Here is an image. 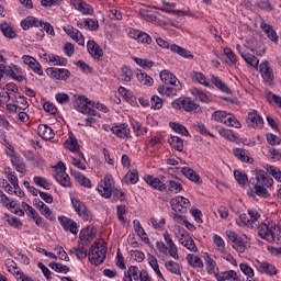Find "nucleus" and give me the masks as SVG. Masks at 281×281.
I'll use <instances>...</instances> for the list:
<instances>
[{
  "mask_svg": "<svg viewBox=\"0 0 281 281\" xmlns=\"http://www.w3.org/2000/svg\"><path fill=\"white\" fill-rule=\"evenodd\" d=\"M258 236L268 243L281 245V229L276 222L266 220L258 226Z\"/></svg>",
  "mask_w": 281,
  "mask_h": 281,
  "instance_id": "1",
  "label": "nucleus"
},
{
  "mask_svg": "<svg viewBox=\"0 0 281 281\" xmlns=\"http://www.w3.org/2000/svg\"><path fill=\"white\" fill-rule=\"evenodd\" d=\"M252 186L257 196L269 199V191L267 188L273 186V178L267 176V171L262 169H255V180L252 181Z\"/></svg>",
  "mask_w": 281,
  "mask_h": 281,
  "instance_id": "2",
  "label": "nucleus"
},
{
  "mask_svg": "<svg viewBox=\"0 0 281 281\" xmlns=\"http://www.w3.org/2000/svg\"><path fill=\"white\" fill-rule=\"evenodd\" d=\"M106 243L104 240H95L90 247L88 254L89 262H91V265H94V267H99V265H102L106 259Z\"/></svg>",
  "mask_w": 281,
  "mask_h": 281,
  "instance_id": "3",
  "label": "nucleus"
},
{
  "mask_svg": "<svg viewBox=\"0 0 281 281\" xmlns=\"http://www.w3.org/2000/svg\"><path fill=\"white\" fill-rule=\"evenodd\" d=\"M173 234L176 238H178L180 245H182V247H186L188 251H192L193 254H196L199 251L194 239L190 236L186 228H181V226L176 225L173 227Z\"/></svg>",
  "mask_w": 281,
  "mask_h": 281,
  "instance_id": "4",
  "label": "nucleus"
},
{
  "mask_svg": "<svg viewBox=\"0 0 281 281\" xmlns=\"http://www.w3.org/2000/svg\"><path fill=\"white\" fill-rule=\"evenodd\" d=\"M212 117L215 122H220L221 124H225V126H231V128H241L243 125L240 121L234 116L232 113H227L226 111L217 110L212 114Z\"/></svg>",
  "mask_w": 281,
  "mask_h": 281,
  "instance_id": "5",
  "label": "nucleus"
},
{
  "mask_svg": "<svg viewBox=\"0 0 281 281\" xmlns=\"http://www.w3.org/2000/svg\"><path fill=\"white\" fill-rule=\"evenodd\" d=\"M75 109L82 113L83 115H92L95 117L98 115V111L89 108V104H92L91 101L85 95H75Z\"/></svg>",
  "mask_w": 281,
  "mask_h": 281,
  "instance_id": "6",
  "label": "nucleus"
},
{
  "mask_svg": "<svg viewBox=\"0 0 281 281\" xmlns=\"http://www.w3.org/2000/svg\"><path fill=\"white\" fill-rule=\"evenodd\" d=\"M171 106L177 110H183L188 113L192 111H199V103L192 101V99L188 97H181L172 101Z\"/></svg>",
  "mask_w": 281,
  "mask_h": 281,
  "instance_id": "7",
  "label": "nucleus"
},
{
  "mask_svg": "<svg viewBox=\"0 0 281 281\" xmlns=\"http://www.w3.org/2000/svg\"><path fill=\"white\" fill-rule=\"evenodd\" d=\"M55 179L57 183L61 184L64 188H71V179L67 175V167L65 162L59 161L55 167Z\"/></svg>",
  "mask_w": 281,
  "mask_h": 281,
  "instance_id": "8",
  "label": "nucleus"
},
{
  "mask_svg": "<svg viewBox=\"0 0 281 281\" xmlns=\"http://www.w3.org/2000/svg\"><path fill=\"white\" fill-rule=\"evenodd\" d=\"M113 176L108 175L105 176L99 187H98V192L103 196V199H111V194H113V190L115 187H113Z\"/></svg>",
  "mask_w": 281,
  "mask_h": 281,
  "instance_id": "9",
  "label": "nucleus"
},
{
  "mask_svg": "<svg viewBox=\"0 0 281 281\" xmlns=\"http://www.w3.org/2000/svg\"><path fill=\"white\" fill-rule=\"evenodd\" d=\"M71 203L75 211L80 216V218H82V221L89 222L93 218V215H91V212L87 210V206L85 205V203H82V201L77 198H72Z\"/></svg>",
  "mask_w": 281,
  "mask_h": 281,
  "instance_id": "10",
  "label": "nucleus"
},
{
  "mask_svg": "<svg viewBox=\"0 0 281 281\" xmlns=\"http://www.w3.org/2000/svg\"><path fill=\"white\" fill-rule=\"evenodd\" d=\"M47 76L52 78L53 80H69L71 78V71L67 68H55L50 67L46 69Z\"/></svg>",
  "mask_w": 281,
  "mask_h": 281,
  "instance_id": "11",
  "label": "nucleus"
},
{
  "mask_svg": "<svg viewBox=\"0 0 281 281\" xmlns=\"http://www.w3.org/2000/svg\"><path fill=\"white\" fill-rule=\"evenodd\" d=\"M227 238L233 241V249L238 251V254H245V239L238 236L234 231H226Z\"/></svg>",
  "mask_w": 281,
  "mask_h": 281,
  "instance_id": "12",
  "label": "nucleus"
},
{
  "mask_svg": "<svg viewBox=\"0 0 281 281\" xmlns=\"http://www.w3.org/2000/svg\"><path fill=\"white\" fill-rule=\"evenodd\" d=\"M170 205L177 214V212H183V210H188V207H190V200L184 196L178 195L170 200Z\"/></svg>",
  "mask_w": 281,
  "mask_h": 281,
  "instance_id": "13",
  "label": "nucleus"
},
{
  "mask_svg": "<svg viewBox=\"0 0 281 281\" xmlns=\"http://www.w3.org/2000/svg\"><path fill=\"white\" fill-rule=\"evenodd\" d=\"M111 133L119 137L120 139H128L131 137V128L128 124L122 123L120 125H115L111 127Z\"/></svg>",
  "mask_w": 281,
  "mask_h": 281,
  "instance_id": "14",
  "label": "nucleus"
},
{
  "mask_svg": "<svg viewBox=\"0 0 281 281\" xmlns=\"http://www.w3.org/2000/svg\"><path fill=\"white\" fill-rule=\"evenodd\" d=\"M170 86L171 87H165L164 85L158 86V93H160V95H166L167 98H175V95L181 91V83Z\"/></svg>",
  "mask_w": 281,
  "mask_h": 281,
  "instance_id": "15",
  "label": "nucleus"
},
{
  "mask_svg": "<svg viewBox=\"0 0 281 281\" xmlns=\"http://www.w3.org/2000/svg\"><path fill=\"white\" fill-rule=\"evenodd\" d=\"M58 221L65 232H70V234H74L75 236L78 235V224L74 222V220L66 216H59Z\"/></svg>",
  "mask_w": 281,
  "mask_h": 281,
  "instance_id": "16",
  "label": "nucleus"
},
{
  "mask_svg": "<svg viewBox=\"0 0 281 281\" xmlns=\"http://www.w3.org/2000/svg\"><path fill=\"white\" fill-rule=\"evenodd\" d=\"M259 71L265 82H271L274 80L273 68H271V64H269L268 60H265L259 65Z\"/></svg>",
  "mask_w": 281,
  "mask_h": 281,
  "instance_id": "17",
  "label": "nucleus"
},
{
  "mask_svg": "<svg viewBox=\"0 0 281 281\" xmlns=\"http://www.w3.org/2000/svg\"><path fill=\"white\" fill-rule=\"evenodd\" d=\"M64 32H66V34L70 36L72 41L78 43V45H85V35H82V33L78 31V29L71 25H67V26H64Z\"/></svg>",
  "mask_w": 281,
  "mask_h": 281,
  "instance_id": "18",
  "label": "nucleus"
},
{
  "mask_svg": "<svg viewBox=\"0 0 281 281\" xmlns=\"http://www.w3.org/2000/svg\"><path fill=\"white\" fill-rule=\"evenodd\" d=\"M246 124L250 128H262V124H265V121L261 119L258 112L254 111L248 113Z\"/></svg>",
  "mask_w": 281,
  "mask_h": 281,
  "instance_id": "19",
  "label": "nucleus"
},
{
  "mask_svg": "<svg viewBox=\"0 0 281 281\" xmlns=\"http://www.w3.org/2000/svg\"><path fill=\"white\" fill-rule=\"evenodd\" d=\"M87 49H88V53L90 54V56L92 58H94V60H100V58H102V56H104V52L102 50L100 45H98V43H95V41H88Z\"/></svg>",
  "mask_w": 281,
  "mask_h": 281,
  "instance_id": "20",
  "label": "nucleus"
},
{
  "mask_svg": "<svg viewBox=\"0 0 281 281\" xmlns=\"http://www.w3.org/2000/svg\"><path fill=\"white\" fill-rule=\"evenodd\" d=\"M71 5L85 15L93 14V7L82 0H70Z\"/></svg>",
  "mask_w": 281,
  "mask_h": 281,
  "instance_id": "21",
  "label": "nucleus"
},
{
  "mask_svg": "<svg viewBox=\"0 0 281 281\" xmlns=\"http://www.w3.org/2000/svg\"><path fill=\"white\" fill-rule=\"evenodd\" d=\"M145 181L148 186L154 188V190H158L159 192H166L168 187L159 178H155L153 176H145Z\"/></svg>",
  "mask_w": 281,
  "mask_h": 281,
  "instance_id": "22",
  "label": "nucleus"
},
{
  "mask_svg": "<svg viewBox=\"0 0 281 281\" xmlns=\"http://www.w3.org/2000/svg\"><path fill=\"white\" fill-rule=\"evenodd\" d=\"M204 262L206 267V271L210 276H218V265H216V261L210 257V255L204 256Z\"/></svg>",
  "mask_w": 281,
  "mask_h": 281,
  "instance_id": "23",
  "label": "nucleus"
},
{
  "mask_svg": "<svg viewBox=\"0 0 281 281\" xmlns=\"http://www.w3.org/2000/svg\"><path fill=\"white\" fill-rule=\"evenodd\" d=\"M79 238H80L82 245H87L88 243L93 240V238H95V233L93 232V227L88 226V227L81 229L79 233Z\"/></svg>",
  "mask_w": 281,
  "mask_h": 281,
  "instance_id": "24",
  "label": "nucleus"
},
{
  "mask_svg": "<svg viewBox=\"0 0 281 281\" xmlns=\"http://www.w3.org/2000/svg\"><path fill=\"white\" fill-rule=\"evenodd\" d=\"M43 59L47 63H53V65H58L59 67H67V58L60 57L54 54H44Z\"/></svg>",
  "mask_w": 281,
  "mask_h": 281,
  "instance_id": "25",
  "label": "nucleus"
},
{
  "mask_svg": "<svg viewBox=\"0 0 281 281\" xmlns=\"http://www.w3.org/2000/svg\"><path fill=\"white\" fill-rule=\"evenodd\" d=\"M160 80L164 85H181V81L172 72L162 70L160 72Z\"/></svg>",
  "mask_w": 281,
  "mask_h": 281,
  "instance_id": "26",
  "label": "nucleus"
},
{
  "mask_svg": "<svg viewBox=\"0 0 281 281\" xmlns=\"http://www.w3.org/2000/svg\"><path fill=\"white\" fill-rule=\"evenodd\" d=\"M181 173L183 175V177L189 179V181H192L193 183H201V177L199 176V173H196V171H194V169L190 167H182Z\"/></svg>",
  "mask_w": 281,
  "mask_h": 281,
  "instance_id": "27",
  "label": "nucleus"
},
{
  "mask_svg": "<svg viewBox=\"0 0 281 281\" xmlns=\"http://www.w3.org/2000/svg\"><path fill=\"white\" fill-rule=\"evenodd\" d=\"M215 278L218 281H240L238 273L234 270L220 272Z\"/></svg>",
  "mask_w": 281,
  "mask_h": 281,
  "instance_id": "28",
  "label": "nucleus"
},
{
  "mask_svg": "<svg viewBox=\"0 0 281 281\" xmlns=\"http://www.w3.org/2000/svg\"><path fill=\"white\" fill-rule=\"evenodd\" d=\"M65 148L70 150V153H78L80 150V146L78 145V139L74 135V133H69L68 139L64 143Z\"/></svg>",
  "mask_w": 281,
  "mask_h": 281,
  "instance_id": "29",
  "label": "nucleus"
},
{
  "mask_svg": "<svg viewBox=\"0 0 281 281\" xmlns=\"http://www.w3.org/2000/svg\"><path fill=\"white\" fill-rule=\"evenodd\" d=\"M165 268L167 271H169V273H172L173 276H181V273H183V267L172 260H167L165 262Z\"/></svg>",
  "mask_w": 281,
  "mask_h": 281,
  "instance_id": "30",
  "label": "nucleus"
},
{
  "mask_svg": "<svg viewBox=\"0 0 281 281\" xmlns=\"http://www.w3.org/2000/svg\"><path fill=\"white\" fill-rule=\"evenodd\" d=\"M132 37L135 38V41H138V43H143L144 45H150V43H153V37L143 31H134L132 33Z\"/></svg>",
  "mask_w": 281,
  "mask_h": 281,
  "instance_id": "31",
  "label": "nucleus"
},
{
  "mask_svg": "<svg viewBox=\"0 0 281 281\" xmlns=\"http://www.w3.org/2000/svg\"><path fill=\"white\" fill-rule=\"evenodd\" d=\"M258 270L261 273H267L268 276H276L278 273L276 266L267 261H258Z\"/></svg>",
  "mask_w": 281,
  "mask_h": 281,
  "instance_id": "32",
  "label": "nucleus"
},
{
  "mask_svg": "<svg viewBox=\"0 0 281 281\" xmlns=\"http://www.w3.org/2000/svg\"><path fill=\"white\" fill-rule=\"evenodd\" d=\"M37 133L43 139H54V130L47 124H42L37 127Z\"/></svg>",
  "mask_w": 281,
  "mask_h": 281,
  "instance_id": "33",
  "label": "nucleus"
},
{
  "mask_svg": "<svg viewBox=\"0 0 281 281\" xmlns=\"http://www.w3.org/2000/svg\"><path fill=\"white\" fill-rule=\"evenodd\" d=\"M8 76H10V78L16 82H23L25 79V77H23V70L16 65L12 66L10 70H8Z\"/></svg>",
  "mask_w": 281,
  "mask_h": 281,
  "instance_id": "34",
  "label": "nucleus"
},
{
  "mask_svg": "<svg viewBox=\"0 0 281 281\" xmlns=\"http://www.w3.org/2000/svg\"><path fill=\"white\" fill-rule=\"evenodd\" d=\"M11 164L15 168L16 172H21V175H25V172H27V167L25 166V162L19 159L18 156H11Z\"/></svg>",
  "mask_w": 281,
  "mask_h": 281,
  "instance_id": "35",
  "label": "nucleus"
},
{
  "mask_svg": "<svg viewBox=\"0 0 281 281\" xmlns=\"http://www.w3.org/2000/svg\"><path fill=\"white\" fill-rule=\"evenodd\" d=\"M187 262L193 269H203V260H201V257L195 256L194 254L187 255Z\"/></svg>",
  "mask_w": 281,
  "mask_h": 281,
  "instance_id": "36",
  "label": "nucleus"
},
{
  "mask_svg": "<svg viewBox=\"0 0 281 281\" xmlns=\"http://www.w3.org/2000/svg\"><path fill=\"white\" fill-rule=\"evenodd\" d=\"M173 221L178 225L182 224L183 226H186L189 232H194L196 229V226H194V224L190 223L188 220H186L184 216H181L178 213L173 214Z\"/></svg>",
  "mask_w": 281,
  "mask_h": 281,
  "instance_id": "37",
  "label": "nucleus"
},
{
  "mask_svg": "<svg viewBox=\"0 0 281 281\" xmlns=\"http://www.w3.org/2000/svg\"><path fill=\"white\" fill-rule=\"evenodd\" d=\"M261 30L265 32L266 36H268V38L272 41V43H278V33H276L271 25L262 22Z\"/></svg>",
  "mask_w": 281,
  "mask_h": 281,
  "instance_id": "38",
  "label": "nucleus"
},
{
  "mask_svg": "<svg viewBox=\"0 0 281 281\" xmlns=\"http://www.w3.org/2000/svg\"><path fill=\"white\" fill-rule=\"evenodd\" d=\"M40 25L41 21L34 16H27L21 22L22 30H30V27H40Z\"/></svg>",
  "mask_w": 281,
  "mask_h": 281,
  "instance_id": "39",
  "label": "nucleus"
},
{
  "mask_svg": "<svg viewBox=\"0 0 281 281\" xmlns=\"http://www.w3.org/2000/svg\"><path fill=\"white\" fill-rule=\"evenodd\" d=\"M233 155L239 159V161H244V164H249L251 158L249 157V153L243 148H235L233 149Z\"/></svg>",
  "mask_w": 281,
  "mask_h": 281,
  "instance_id": "40",
  "label": "nucleus"
},
{
  "mask_svg": "<svg viewBox=\"0 0 281 281\" xmlns=\"http://www.w3.org/2000/svg\"><path fill=\"white\" fill-rule=\"evenodd\" d=\"M71 175L79 186H82L83 188H91V180H89V178H87L85 175L78 171H71Z\"/></svg>",
  "mask_w": 281,
  "mask_h": 281,
  "instance_id": "41",
  "label": "nucleus"
},
{
  "mask_svg": "<svg viewBox=\"0 0 281 281\" xmlns=\"http://www.w3.org/2000/svg\"><path fill=\"white\" fill-rule=\"evenodd\" d=\"M263 169L266 170V172H268V175H271V177H273V179H276V181L281 183V170H280V168H278L276 166H272V165H265Z\"/></svg>",
  "mask_w": 281,
  "mask_h": 281,
  "instance_id": "42",
  "label": "nucleus"
},
{
  "mask_svg": "<svg viewBox=\"0 0 281 281\" xmlns=\"http://www.w3.org/2000/svg\"><path fill=\"white\" fill-rule=\"evenodd\" d=\"M168 144L178 153L183 151V139L179 136H171L168 138Z\"/></svg>",
  "mask_w": 281,
  "mask_h": 281,
  "instance_id": "43",
  "label": "nucleus"
},
{
  "mask_svg": "<svg viewBox=\"0 0 281 281\" xmlns=\"http://www.w3.org/2000/svg\"><path fill=\"white\" fill-rule=\"evenodd\" d=\"M241 58H244L247 65H249L254 69H258V65H260V59H258V57L251 54L241 53Z\"/></svg>",
  "mask_w": 281,
  "mask_h": 281,
  "instance_id": "44",
  "label": "nucleus"
},
{
  "mask_svg": "<svg viewBox=\"0 0 281 281\" xmlns=\"http://www.w3.org/2000/svg\"><path fill=\"white\" fill-rule=\"evenodd\" d=\"M4 175L8 181H10L11 186H13L14 190H19V177L16 173L8 168L4 170Z\"/></svg>",
  "mask_w": 281,
  "mask_h": 281,
  "instance_id": "45",
  "label": "nucleus"
},
{
  "mask_svg": "<svg viewBox=\"0 0 281 281\" xmlns=\"http://www.w3.org/2000/svg\"><path fill=\"white\" fill-rule=\"evenodd\" d=\"M0 30L5 38L12 40L16 36V31L8 23L0 24Z\"/></svg>",
  "mask_w": 281,
  "mask_h": 281,
  "instance_id": "46",
  "label": "nucleus"
},
{
  "mask_svg": "<svg viewBox=\"0 0 281 281\" xmlns=\"http://www.w3.org/2000/svg\"><path fill=\"white\" fill-rule=\"evenodd\" d=\"M120 79L122 82H131L133 80V70L128 66H122Z\"/></svg>",
  "mask_w": 281,
  "mask_h": 281,
  "instance_id": "47",
  "label": "nucleus"
},
{
  "mask_svg": "<svg viewBox=\"0 0 281 281\" xmlns=\"http://www.w3.org/2000/svg\"><path fill=\"white\" fill-rule=\"evenodd\" d=\"M70 254H74L78 260H85L89 254H87V249H85V244L79 245L77 248H71Z\"/></svg>",
  "mask_w": 281,
  "mask_h": 281,
  "instance_id": "48",
  "label": "nucleus"
},
{
  "mask_svg": "<svg viewBox=\"0 0 281 281\" xmlns=\"http://www.w3.org/2000/svg\"><path fill=\"white\" fill-rule=\"evenodd\" d=\"M192 80H195V82H199V85H203L204 87H210V80L203 75V72L193 71L191 74Z\"/></svg>",
  "mask_w": 281,
  "mask_h": 281,
  "instance_id": "49",
  "label": "nucleus"
},
{
  "mask_svg": "<svg viewBox=\"0 0 281 281\" xmlns=\"http://www.w3.org/2000/svg\"><path fill=\"white\" fill-rule=\"evenodd\" d=\"M170 50L176 53V54H179V56H182V58H192V55H191L190 50H187L186 48H183L179 45L171 44L170 45Z\"/></svg>",
  "mask_w": 281,
  "mask_h": 281,
  "instance_id": "50",
  "label": "nucleus"
},
{
  "mask_svg": "<svg viewBox=\"0 0 281 281\" xmlns=\"http://www.w3.org/2000/svg\"><path fill=\"white\" fill-rule=\"evenodd\" d=\"M248 215H249V221H250V225L252 227V229H256V227H258V225H260V213H258V211L256 210H248Z\"/></svg>",
  "mask_w": 281,
  "mask_h": 281,
  "instance_id": "51",
  "label": "nucleus"
},
{
  "mask_svg": "<svg viewBox=\"0 0 281 281\" xmlns=\"http://www.w3.org/2000/svg\"><path fill=\"white\" fill-rule=\"evenodd\" d=\"M137 181H139V172H137L136 169L128 171L125 175V182L126 183H131V186H135V183H137Z\"/></svg>",
  "mask_w": 281,
  "mask_h": 281,
  "instance_id": "52",
  "label": "nucleus"
},
{
  "mask_svg": "<svg viewBox=\"0 0 281 281\" xmlns=\"http://www.w3.org/2000/svg\"><path fill=\"white\" fill-rule=\"evenodd\" d=\"M211 81L212 83L217 87V89H220L221 91H223L224 93H229V88L227 87V85H225V82H223V80H221L218 77L216 76H212L211 77Z\"/></svg>",
  "mask_w": 281,
  "mask_h": 281,
  "instance_id": "53",
  "label": "nucleus"
},
{
  "mask_svg": "<svg viewBox=\"0 0 281 281\" xmlns=\"http://www.w3.org/2000/svg\"><path fill=\"white\" fill-rule=\"evenodd\" d=\"M236 224L239 227H248V229H252L251 222L246 213L239 215V217L236 220Z\"/></svg>",
  "mask_w": 281,
  "mask_h": 281,
  "instance_id": "54",
  "label": "nucleus"
},
{
  "mask_svg": "<svg viewBox=\"0 0 281 281\" xmlns=\"http://www.w3.org/2000/svg\"><path fill=\"white\" fill-rule=\"evenodd\" d=\"M48 267L56 273H69V267L58 262H50Z\"/></svg>",
  "mask_w": 281,
  "mask_h": 281,
  "instance_id": "55",
  "label": "nucleus"
},
{
  "mask_svg": "<svg viewBox=\"0 0 281 281\" xmlns=\"http://www.w3.org/2000/svg\"><path fill=\"white\" fill-rule=\"evenodd\" d=\"M137 80L140 82V85H145L146 87H153V79L150 76H148L146 72H138L136 75Z\"/></svg>",
  "mask_w": 281,
  "mask_h": 281,
  "instance_id": "56",
  "label": "nucleus"
},
{
  "mask_svg": "<svg viewBox=\"0 0 281 281\" xmlns=\"http://www.w3.org/2000/svg\"><path fill=\"white\" fill-rule=\"evenodd\" d=\"M33 182L35 186H38V188H44V190H49V188H52V184L45 179V177L35 176L33 178Z\"/></svg>",
  "mask_w": 281,
  "mask_h": 281,
  "instance_id": "57",
  "label": "nucleus"
},
{
  "mask_svg": "<svg viewBox=\"0 0 281 281\" xmlns=\"http://www.w3.org/2000/svg\"><path fill=\"white\" fill-rule=\"evenodd\" d=\"M4 221L8 222V224L11 227H14L15 229H20V227H23V223L18 217L10 216V215L5 214Z\"/></svg>",
  "mask_w": 281,
  "mask_h": 281,
  "instance_id": "58",
  "label": "nucleus"
},
{
  "mask_svg": "<svg viewBox=\"0 0 281 281\" xmlns=\"http://www.w3.org/2000/svg\"><path fill=\"white\" fill-rule=\"evenodd\" d=\"M218 133L222 137H224V139H228L229 142H236V139H238L232 130L220 128Z\"/></svg>",
  "mask_w": 281,
  "mask_h": 281,
  "instance_id": "59",
  "label": "nucleus"
},
{
  "mask_svg": "<svg viewBox=\"0 0 281 281\" xmlns=\"http://www.w3.org/2000/svg\"><path fill=\"white\" fill-rule=\"evenodd\" d=\"M169 126L170 128H172V131H175V133H179V135H184V137H188V135H190L188 128L179 123H169Z\"/></svg>",
  "mask_w": 281,
  "mask_h": 281,
  "instance_id": "60",
  "label": "nucleus"
},
{
  "mask_svg": "<svg viewBox=\"0 0 281 281\" xmlns=\"http://www.w3.org/2000/svg\"><path fill=\"white\" fill-rule=\"evenodd\" d=\"M266 157H268V159H270V161H280L281 151L273 147H269L268 154L266 155Z\"/></svg>",
  "mask_w": 281,
  "mask_h": 281,
  "instance_id": "61",
  "label": "nucleus"
},
{
  "mask_svg": "<svg viewBox=\"0 0 281 281\" xmlns=\"http://www.w3.org/2000/svg\"><path fill=\"white\" fill-rule=\"evenodd\" d=\"M5 267H7L8 271H9V273H13V276H19V273L21 272L19 270V266L12 259H8L5 261Z\"/></svg>",
  "mask_w": 281,
  "mask_h": 281,
  "instance_id": "62",
  "label": "nucleus"
},
{
  "mask_svg": "<svg viewBox=\"0 0 281 281\" xmlns=\"http://www.w3.org/2000/svg\"><path fill=\"white\" fill-rule=\"evenodd\" d=\"M183 190V186L181 183L170 180L169 181V188L166 190V192H175V194H179Z\"/></svg>",
  "mask_w": 281,
  "mask_h": 281,
  "instance_id": "63",
  "label": "nucleus"
},
{
  "mask_svg": "<svg viewBox=\"0 0 281 281\" xmlns=\"http://www.w3.org/2000/svg\"><path fill=\"white\" fill-rule=\"evenodd\" d=\"M40 212L43 216H45V218H47V221H56V216L54 215L52 210H49V206H47V204H44V206L40 209Z\"/></svg>",
  "mask_w": 281,
  "mask_h": 281,
  "instance_id": "64",
  "label": "nucleus"
}]
</instances>
